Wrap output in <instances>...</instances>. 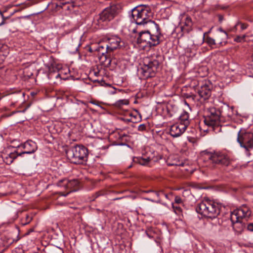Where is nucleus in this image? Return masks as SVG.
<instances>
[{
	"label": "nucleus",
	"mask_w": 253,
	"mask_h": 253,
	"mask_svg": "<svg viewBox=\"0 0 253 253\" xmlns=\"http://www.w3.org/2000/svg\"><path fill=\"white\" fill-rule=\"evenodd\" d=\"M163 60V57L154 53L143 59V65L138 70L139 73L143 79L154 77Z\"/></svg>",
	"instance_id": "f257e3e1"
},
{
	"label": "nucleus",
	"mask_w": 253,
	"mask_h": 253,
	"mask_svg": "<svg viewBox=\"0 0 253 253\" xmlns=\"http://www.w3.org/2000/svg\"><path fill=\"white\" fill-rule=\"evenodd\" d=\"M131 12V21L137 24V26H144L148 23H151L154 25V23H156L151 20L152 12L148 6H136Z\"/></svg>",
	"instance_id": "f03ea898"
},
{
	"label": "nucleus",
	"mask_w": 253,
	"mask_h": 253,
	"mask_svg": "<svg viewBox=\"0 0 253 253\" xmlns=\"http://www.w3.org/2000/svg\"><path fill=\"white\" fill-rule=\"evenodd\" d=\"M155 30L152 33L149 31H142L139 33L137 37V42L139 43H146L149 46H155L161 42V38L162 35L159 25L157 23H154Z\"/></svg>",
	"instance_id": "7ed1b4c3"
},
{
	"label": "nucleus",
	"mask_w": 253,
	"mask_h": 253,
	"mask_svg": "<svg viewBox=\"0 0 253 253\" xmlns=\"http://www.w3.org/2000/svg\"><path fill=\"white\" fill-rule=\"evenodd\" d=\"M196 210L199 214L211 219L217 217L220 213L219 205L208 199H205L198 204Z\"/></svg>",
	"instance_id": "20e7f679"
},
{
	"label": "nucleus",
	"mask_w": 253,
	"mask_h": 253,
	"mask_svg": "<svg viewBox=\"0 0 253 253\" xmlns=\"http://www.w3.org/2000/svg\"><path fill=\"white\" fill-rule=\"evenodd\" d=\"M227 117L228 119H231L233 115V109L227 107L225 111L220 113L214 108L210 109L209 114L204 117V124L212 128L218 126L220 125V116Z\"/></svg>",
	"instance_id": "39448f33"
},
{
	"label": "nucleus",
	"mask_w": 253,
	"mask_h": 253,
	"mask_svg": "<svg viewBox=\"0 0 253 253\" xmlns=\"http://www.w3.org/2000/svg\"><path fill=\"white\" fill-rule=\"evenodd\" d=\"M120 11V7L118 5H112L105 8L99 15L95 16L93 24L100 28L104 22H108L113 19Z\"/></svg>",
	"instance_id": "423d86ee"
},
{
	"label": "nucleus",
	"mask_w": 253,
	"mask_h": 253,
	"mask_svg": "<svg viewBox=\"0 0 253 253\" xmlns=\"http://www.w3.org/2000/svg\"><path fill=\"white\" fill-rule=\"evenodd\" d=\"M87 148L82 145H76L67 152L68 158L75 164H84L87 161Z\"/></svg>",
	"instance_id": "0eeeda50"
},
{
	"label": "nucleus",
	"mask_w": 253,
	"mask_h": 253,
	"mask_svg": "<svg viewBox=\"0 0 253 253\" xmlns=\"http://www.w3.org/2000/svg\"><path fill=\"white\" fill-rule=\"evenodd\" d=\"M237 142L245 150L248 157L251 155L250 151L253 149V132L245 128H241L238 133Z\"/></svg>",
	"instance_id": "6e6552de"
},
{
	"label": "nucleus",
	"mask_w": 253,
	"mask_h": 253,
	"mask_svg": "<svg viewBox=\"0 0 253 253\" xmlns=\"http://www.w3.org/2000/svg\"><path fill=\"white\" fill-rule=\"evenodd\" d=\"M205 158L210 160L213 164L225 166H228L230 163L229 157L221 152L208 153L206 155Z\"/></svg>",
	"instance_id": "1a4fd4ad"
},
{
	"label": "nucleus",
	"mask_w": 253,
	"mask_h": 253,
	"mask_svg": "<svg viewBox=\"0 0 253 253\" xmlns=\"http://www.w3.org/2000/svg\"><path fill=\"white\" fill-rule=\"evenodd\" d=\"M251 213V211L247 207L234 210L230 214V220L232 224L241 222L243 218L249 217Z\"/></svg>",
	"instance_id": "9d476101"
},
{
	"label": "nucleus",
	"mask_w": 253,
	"mask_h": 253,
	"mask_svg": "<svg viewBox=\"0 0 253 253\" xmlns=\"http://www.w3.org/2000/svg\"><path fill=\"white\" fill-rule=\"evenodd\" d=\"M212 88V84L209 81H205L197 88V92L201 98L207 100L211 97Z\"/></svg>",
	"instance_id": "9b49d317"
},
{
	"label": "nucleus",
	"mask_w": 253,
	"mask_h": 253,
	"mask_svg": "<svg viewBox=\"0 0 253 253\" xmlns=\"http://www.w3.org/2000/svg\"><path fill=\"white\" fill-rule=\"evenodd\" d=\"M79 182L78 180L73 179L72 180L63 179L58 183V186L64 187L66 189H70V191L66 194L60 192V195L63 196H66L69 193L76 191V187L78 186Z\"/></svg>",
	"instance_id": "f8f14e48"
},
{
	"label": "nucleus",
	"mask_w": 253,
	"mask_h": 253,
	"mask_svg": "<svg viewBox=\"0 0 253 253\" xmlns=\"http://www.w3.org/2000/svg\"><path fill=\"white\" fill-rule=\"evenodd\" d=\"M124 46V42L117 36H113L108 39V44L105 49L107 51H112L118 48Z\"/></svg>",
	"instance_id": "ddd939ff"
},
{
	"label": "nucleus",
	"mask_w": 253,
	"mask_h": 253,
	"mask_svg": "<svg viewBox=\"0 0 253 253\" xmlns=\"http://www.w3.org/2000/svg\"><path fill=\"white\" fill-rule=\"evenodd\" d=\"M18 147H22L25 150L24 151L18 153L20 156H22L25 154H30L33 153L36 151L37 149L36 143L32 140H28L24 143L19 145Z\"/></svg>",
	"instance_id": "4468645a"
},
{
	"label": "nucleus",
	"mask_w": 253,
	"mask_h": 253,
	"mask_svg": "<svg viewBox=\"0 0 253 253\" xmlns=\"http://www.w3.org/2000/svg\"><path fill=\"white\" fill-rule=\"evenodd\" d=\"M181 30L183 32H189L192 30L193 22L191 18L186 14L180 15V22Z\"/></svg>",
	"instance_id": "2eb2a0df"
},
{
	"label": "nucleus",
	"mask_w": 253,
	"mask_h": 253,
	"mask_svg": "<svg viewBox=\"0 0 253 253\" xmlns=\"http://www.w3.org/2000/svg\"><path fill=\"white\" fill-rule=\"evenodd\" d=\"M98 51L99 52V54L101 55L99 57V60L101 63L104 67H109L111 63V58L108 55L107 53L109 51H107L106 50H105L104 47L102 46H98Z\"/></svg>",
	"instance_id": "dca6fc26"
},
{
	"label": "nucleus",
	"mask_w": 253,
	"mask_h": 253,
	"mask_svg": "<svg viewBox=\"0 0 253 253\" xmlns=\"http://www.w3.org/2000/svg\"><path fill=\"white\" fill-rule=\"evenodd\" d=\"M185 126L182 125L175 124L171 126L169 129V134L173 137H177L180 136L185 130Z\"/></svg>",
	"instance_id": "f3484780"
},
{
	"label": "nucleus",
	"mask_w": 253,
	"mask_h": 253,
	"mask_svg": "<svg viewBox=\"0 0 253 253\" xmlns=\"http://www.w3.org/2000/svg\"><path fill=\"white\" fill-rule=\"evenodd\" d=\"M10 7H7L4 8L3 10H0V15L2 18V22L0 23V26H1L5 24V21L6 19H9L12 16L15 12L20 11L19 10H16L12 12H9L8 11Z\"/></svg>",
	"instance_id": "a211bd4d"
},
{
	"label": "nucleus",
	"mask_w": 253,
	"mask_h": 253,
	"mask_svg": "<svg viewBox=\"0 0 253 253\" xmlns=\"http://www.w3.org/2000/svg\"><path fill=\"white\" fill-rule=\"evenodd\" d=\"M18 156H20L17 151L2 156L3 161L7 165H10Z\"/></svg>",
	"instance_id": "6ab92c4d"
},
{
	"label": "nucleus",
	"mask_w": 253,
	"mask_h": 253,
	"mask_svg": "<svg viewBox=\"0 0 253 253\" xmlns=\"http://www.w3.org/2000/svg\"><path fill=\"white\" fill-rule=\"evenodd\" d=\"M228 35L227 33H218L215 36V41L217 44L221 45H225L227 43Z\"/></svg>",
	"instance_id": "aec40b11"
},
{
	"label": "nucleus",
	"mask_w": 253,
	"mask_h": 253,
	"mask_svg": "<svg viewBox=\"0 0 253 253\" xmlns=\"http://www.w3.org/2000/svg\"><path fill=\"white\" fill-rule=\"evenodd\" d=\"M189 118V114L184 112L179 117L180 123L179 124L182 125L183 126H185V128L186 129L190 124Z\"/></svg>",
	"instance_id": "412c9836"
},
{
	"label": "nucleus",
	"mask_w": 253,
	"mask_h": 253,
	"mask_svg": "<svg viewBox=\"0 0 253 253\" xmlns=\"http://www.w3.org/2000/svg\"><path fill=\"white\" fill-rule=\"evenodd\" d=\"M208 33L206 32L204 34L203 38V41H204L205 42L207 43L209 46H210V47H211L212 48H213L215 46V45L217 44V43H216L215 39H214L209 36L206 37V35Z\"/></svg>",
	"instance_id": "4be33fe9"
},
{
	"label": "nucleus",
	"mask_w": 253,
	"mask_h": 253,
	"mask_svg": "<svg viewBox=\"0 0 253 253\" xmlns=\"http://www.w3.org/2000/svg\"><path fill=\"white\" fill-rule=\"evenodd\" d=\"M133 162L136 163H138L142 166H147L151 161L149 157L144 158L142 157H135L133 158Z\"/></svg>",
	"instance_id": "5701e85b"
},
{
	"label": "nucleus",
	"mask_w": 253,
	"mask_h": 253,
	"mask_svg": "<svg viewBox=\"0 0 253 253\" xmlns=\"http://www.w3.org/2000/svg\"><path fill=\"white\" fill-rule=\"evenodd\" d=\"M129 103L128 99H120L117 101L113 105L115 107L121 109L123 108L124 105H128Z\"/></svg>",
	"instance_id": "b1692460"
},
{
	"label": "nucleus",
	"mask_w": 253,
	"mask_h": 253,
	"mask_svg": "<svg viewBox=\"0 0 253 253\" xmlns=\"http://www.w3.org/2000/svg\"><path fill=\"white\" fill-rule=\"evenodd\" d=\"M129 115L131 117L130 119L132 123H136L140 122L141 120V115L138 113H136L135 114L133 113H129Z\"/></svg>",
	"instance_id": "393cba45"
},
{
	"label": "nucleus",
	"mask_w": 253,
	"mask_h": 253,
	"mask_svg": "<svg viewBox=\"0 0 253 253\" xmlns=\"http://www.w3.org/2000/svg\"><path fill=\"white\" fill-rule=\"evenodd\" d=\"M144 192L145 193H149L151 192L154 194V195L157 197L158 198V202H159L160 201V198L161 196L163 195V192L162 191H154L153 190H147V191H144Z\"/></svg>",
	"instance_id": "a878e982"
},
{
	"label": "nucleus",
	"mask_w": 253,
	"mask_h": 253,
	"mask_svg": "<svg viewBox=\"0 0 253 253\" xmlns=\"http://www.w3.org/2000/svg\"><path fill=\"white\" fill-rule=\"evenodd\" d=\"M48 77L49 79H51L54 78L56 79L60 78V74L58 72H50Z\"/></svg>",
	"instance_id": "bb28decb"
},
{
	"label": "nucleus",
	"mask_w": 253,
	"mask_h": 253,
	"mask_svg": "<svg viewBox=\"0 0 253 253\" xmlns=\"http://www.w3.org/2000/svg\"><path fill=\"white\" fill-rule=\"evenodd\" d=\"M246 37V36L245 35L242 36H237L234 39V41L238 42H244Z\"/></svg>",
	"instance_id": "cd10ccee"
},
{
	"label": "nucleus",
	"mask_w": 253,
	"mask_h": 253,
	"mask_svg": "<svg viewBox=\"0 0 253 253\" xmlns=\"http://www.w3.org/2000/svg\"><path fill=\"white\" fill-rule=\"evenodd\" d=\"M172 208L173 209L174 212L177 214H180L182 211V209L179 206H175L174 204H173Z\"/></svg>",
	"instance_id": "c85d7f7f"
},
{
	"label": "nucleus",
	"mask_w": 253,
	"mask_h": 253,
	"mask_svg": "<svg viewBox=\"0 0 253 253\" xmlns=\"http://www.w3.org/2000/svg\"><path fill=\"white\" fill-rule=\"evenodd\" d=\"M202 83H203V82H199L197 80H193L192 82V84H193L194 87H197V88L196 89H197V88L199 87H200V85L202 84Z\"/></svg>",
	"instance_id": "c756f323"
},
{
	"label": "nucleus",
	"mask_w": 253,
	"mask_h": 253,
	"mask_svg": "<svg viewBox=\"0 0 253 253\" xmlns=\"http://www.w3.org/2000/svg\"><path fill=\"white\" fill-rule=\"evenodd\" d=\"M81 45L80 43V40L79 39H77L76 41H75L72 44V45L74 46L75 47L76 50H78L79 47H80Z\"/></svg>",
	"instance_id": "7c9ffc66"
},
{
	"label": "nucleus",
	"mask_w": 253,
	"mask_h": 253,
	"mask_svg": "<svg viewBox=\"0 0 253 253\" xmlns=\"http://www.w3.org/2000/svg\"><path fill=\"white\" fill-rule=\"evenodd\" d=\"M146 126L144 124H141L138 127V130L140 131H143L146 130Z\"/></svg>",
	"instance_id": "2f4dec72"
},
{
	"label": "nucleus",
	"mask_w": 253,
	"mask_h": 253,
	"mask_svg": "<svg viewBox=\"0 0 253 253\" xmlns=\"http://www.w3.org/2000/svg\"><path fill=\"white\" fill-rule=\"evenodd\" d=\"M174 201L176 204H180L182 203V199L179 196H176L175 197Z\"/></svg>",
	"instance_id": "473e14b6"
},
{
	"label": "nucleus",
	"mask_w": 253,
	"mask_h": 253,
	"mask_svg": "<svg viewBox=\"0 0 253 253\" xmlns=\"http://www.w3.org/2000/svg\"><path fill=\"white\" fill-rule=\"evenodd\" d=\"M120 119L124 122L125 123H128L129 122H131V119H126L124 118H121Z\"/></svg>",
	"instance_id": "72a5a7b5"
},
{
	"label": "nucleus",
	"mask_w": 253,
	"mask_h": 253,
	"mask_svg": "<svg viewBox=\"0 0 253 253\" xmlns=\"http://www.w3.org/2000/svg\"><path fill=\"white\" fill-rule=\"evenodd\" d=\"M247 228L249 231H253V223L249 224Z\"/></svg>",
	"instance_id": "f704fd0d"
},
{
	"label": "nucleus",
	"mask_w": 253,
	"mask_h": 253,
	"mask_svg": "<svg viewBox=\"0 0 253 253\" xmlns=\"http://www.w3.org/2000/svg\"><path fill=\"white\" fill-rule=\"evenodd\" d=\"M89 102L92 104H94L95 105L100 106L99 105V102L98 101H95V100H91L89 101Z\"/></svg>",
	"instance_id": "c9c22d12"
},
{
	"label": "nucleus",
	"mask_w": 253,
	"mask_h": 253,
	"mask_svg": "<svg viewBox=\"0 0 253 253\" xmlns=\"http://www.w3.org/2000/svg\"><path fill=\"white\" fill-rule=\"evenodd\" d=\"M241 28L242 30H245L247 28V25L246 24L242 23L241 25Z\"/></svg>",
	"instance_id": "e433bc0d"
},
{
	"label": "nucleus",
	"mask_w": 253,
	"mask_h": 253,
	"mask_svg": "<svg viewBox=\"0 0 253 253\" xmlns=\"http://www.w3.org/2000/svg\"><path fill=\"white\" fill-rule=\"evenodd\" d=\"M170 165H176V166H183L184 164H183V163H172V164H171Z\"/></svg>",
	"instance_id": "4c0bfd02"
},
{
	"label": "nucleus",
	"mask_w": 253,
	"mask_h": 253,
	"mask_svg": "<svg viewBox=\"0 0 253 253\" xmlns=\"http://www.w3.org/2000/svg\"><path fill=\"white\" fill-rule=\"evenodd\" d=\"M218 31L219 33H226L225 31H224L221 28L218 29Z\"/></svg>",
	"instance_id": "58836bf2"
},
{
	"label": "nucleus",
	"mask_w": 253,
	"mask_h": 253,
	"mask_svg": "<svg viewBox=\"0 0 253 253\" xmlns=\"http://www.w3.org/2000/svg\"><path fill=\"white\" fill-rule=\"evenodd\" d=\"M93 82H98V83H104V81L103 80H101V81L100 82L99 81H98L97 80H95Z\"/></svg>",
	"instance_id": "ea45409f"
},
{
	"label": "nucleus",
	"mask_w": 253,
	"mask_h": 253,
	"mask_svg": "<svg viewBox=\"0 0 253 253\" xmlns=\"http://www.w3.org/2000/svg\"><path fill=\"white\" fill-rule=\"evenodd\" d=\"M29 17V16L27 15V16L20 17L18 18H28Z\"/></svg>",
	"instance_id": "a19ab883"
},
{
	"label": "nucleus",
	"mask_w": 253,
	"mask_h": 253,
	"mask_svg": "<svg viewBox=\"0 0 253 253\" xmlns=\"http://www.w3.org/2000/svg\"><path fill=\"white\" fill-rule=\"evenodd\" d=\"M94 74L95 76H98L99 75V72H95Z\"/></svg>",
	"instance_id": "79ce46f5"
},
{
	"label": "nucleus",
	"mask_w": 253,
	"mask_h": 253,
	"mask_svg": "<svg viewBox=\"0 0 253 253\" xmlns=\"http://www.w3.org/2000/svg\"><path fill=\"white\" fill-rule=\"evenodd\" d=\"M146 199L147 200L151 201H152V202H155V200H151V199H149V198H146Z\"/></svg>",
	"instance_id": "37998d69"
},
{
	"label": "nucleus",
	"mask_w": 253,
	"mask_h": 253,
	"mask_svg": "<svg viewBox=\"0 0 253 253\" xmlns=\"http://www.w3.org/2000/svg\"><path fill=\"white\" fill-rule=\"evenodd\" d=\"M163 195H164V196H165V197H166V198H168V195H167V194H165V193H164L163 192Z\"/></svg>",
	"instance_id": "c03bdc74"
},
{
	"label": "nucleus",
	"mask_w": 253,
	"mask_h": 253,
	"mask_svg": "<svg viewBox=\"0 0 253 253\" xmlns=\"http://www.w3.org/2000/svg\"><path fill=\"white\" fill-rule=\"evenodd\" d=\"M122 198H115L113 199L114 201H115V200H119V199H121Z\"/></svg>",
	"instance_id": "a18cd8bd"
},
{
	"label": "nucleus",
	"mask_w": 253,
	"mask_h": 253,
	"mask_svg": "<svg viewBox=\"0 0 253 253\" xmlns=\"http://www.w3.org/2000/svg\"><path fill=\"white\" fill-rule=\"evenodd\" d=\"M89 51L90 52H93V50H92V48H90V47L89 48Z\"/></svg>",
	"instance_id": "49530a36"
},
{
	"label": "nucleus",
	"mask_w": 253,
	"mask_h": 253,
	"mask_svg": "<svg viewBox=\"0 0 253 253\" xmlns=\"http://www.w3.org/2000/svg\"><path fill=\"white\" fill-rule=\"evenodd\" d=\"M203 131H208V129H203Z\"/></svg>",
	"instance_id": "de8ad7c7"
},
{
	"label": "nucleus",
	"mask_w": 253,
	"mask_h": 253,
	"mask_svg": "<svg viewBox=\"0 0 253 253\" xmlns=\"http://www.w3.org/2000/svg\"><path fill=\"white\" fill-rule=\"evenodd\" d=\"M126 136V135H125V134H123V135H122V136Z\"/></svg>",
	"instance_id": "09e8293b"
},
{
	"label": "nucleus",
	"mask_w": 253,
	"mask_h": 253,
	"mask_svg": "<svg viewBox=\"0 0 253 253\" xmlns=\"http://www.w3.org/2000/svg\"><path fill=\"white\" fill-rule=\"evenodd\" d=\"M29 222V221L28 222L25 223L24 224H27V223H28Z\"/></svg>",
	"instance_id": "8fccbe9b"
}]
</instances>
